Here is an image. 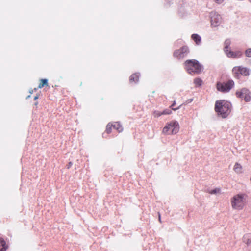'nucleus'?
<instances>
[{"instance_id":"obj_30","label":"nucleus","mask_w":251,"mask_h":251,"mask_svg":"<svg viewBox=\"0 0 251 251\" xmlns=\"http://www.w3.org/2000/svg\"><path fill=\"white\" fill-rule=\"evenodd\" d=\"M38 98V96H36L34 97V100H37Z\"/></svg>"},{"instance_id":"obj_14","label":"nucleus","mask_w":251,"mask_h":251,"mask_svg":"<svg viewBox=\"0 0 251 251\" xmlns=\"http://www.w3.org/2000/svg\"><path fill=\"white\" fill-rule=\"evenodd\" d=\"M193 40L195 42L196 44L199 45L201 43V37L196 34H194L191 36Z\"/></svg>"},{"instance_id":"obj_23","label":"nucleus","mask_w":251,"mask_h":251,"mask_svg":"<svg viewBox=\"0 0 251 251\" xmlns=\"http://www.w3.org/2000/svg\"><path fill=\"white\" fill-rule=\"evenodd\" d=\"M242 55V53L240 51L234 52V58L240 57Z\"/></svg>"},{"instance_id":"obj_8","label":"nucleus","mask_w":251,"mask_h":251,"mask_svg":"<svg viewBox=\"0 0 251 251\" xmlns=\"http://www.w3.org/2000/svg\"><path fill=\"white\" fill-rule=\"evenodd\" d=\"M188 53V47L183 46L180 49L176 50L174 53V55L177 58H182L186 56Z\"/></svg>"},{"instance_id":"obj_6","label":"nucleus","mask_w":251,"mask_h":251,"mask_svg":"<svg viewBox=\"0 0 251 251\" xmlns=\"http://www.w3.org/2000/svg\"><path fill=\"white\" fill-rule=\"evenodd\" d=\"M234 85V83L232 80H229L226 83L218 82L217 83V89L220 92L226 93L229 92Z\"/></svg>"},{"instance_id":"obj_11","label":"nucleus","mask_w":251,"mask_h":251,"mask_svg":"<svg viewBox=\"0 0 251 251\" xmlns=\"http://www.w3.org/2000/svg\"><path fill=\"white\" fill-rule=\"evenodd\" d=\"M233 169L237 174H241L242 173V167L238 163H236L235 164Z\"/></svg>"},{"instance_id":"obj_25","label":"nucleus","mask_w":251,"mask_h":251,"mask_svg":"<svg viewBox=\"0 0 251 251\" xmlns=\"http://www.w3.org/2000/svg\"><path fill=\"white\" fill-rule=\"evenodd\" d=\"M112 125H110V124H108L107 126H106V131L107 132V133H109L111 132V129H112Z\"/></svg>"},{"instance_id":"obj_29","label":"nucleus","mask_w":251,"mask_h":251,"mask_svg":"<svg viewBox=\"0 0 251 251\" xmlns=\"http://www.w3.org/2000/svg\"><path fill=\"white\" fill-rule=\"evenodd\" d=\"M158 218H159V222H161V221L160 214V213H159V212H158Z\"/></svg>"},{"instance_id":"obj_2","label":"nucleus","mask_w":251,"mask_h":251,"mask_svg":"<svg viewBox=\"0 0 251 251\" xmlns=\"http://www.w3.org/2000/svg\"><path fill=\"white\" fill-rule=\"evenodd\" d=\"M248 196L244 193H240L234 196L231 199V206L233 209L242 210L246 204Z\"/></svg>"},{"instance_id":"obj_32","label":"nucleus","mask_w":251,"mask_h":251,"mask_svg":"<svg viewBox=\"0 0 251 251\" xmlns=\"http://www.w3.org/2000/svg\"><path fill=\"white\" fill-rule=\"evenodd\" d=\"M30 97V96H28L27 97V99H28V98Z\"/></svg>"},{"instance_id":"obj_18","label":"nucleus","mask_w":251,"mask_h":251,"mask_svg":"<svg viewBox=\"0 0 251 251\" xmlns=\"http://www.w3.org/2000/svg\"><path fill=\"white\" fill-rule=\"evenodd\" d=\"M202 81L199 78H195L194 80V84L197 86H201L202 84Z\"/></svg>"},{"instance_id":"obj_31","label":"nucleus","mask_w":251,"mask_h":251,"mask_svg":"<svg viewBox=\"0 0 251 251\" xmlns=\"http://www.w3.org/2000/svg\"><path fill=\"white\" fill-rule=\"evenodd\" d=\"M249 1L251 3V0H249Z\"/></svg>"},{"instance_id":"obj_12","label":"nucleus","mask_w":251,"mask_h":251,"mask_svg":"<svg viewBox=\"0 0 251 251\" xmlns=\"http://www.w3.org/2000/svg\"><path fill=\"white\" fill-rule=\"evenodd\" d=\"M140 75L138 73H135L131 75L130 77V82H137L139 79Z\"/></svg>"},{"instance_id":"obj_9","label":"nucleus","mask_w":251,"mask_h":251,"mask_svg":"<svg viewBox=\"0 0 251 251\" xmlns=\"http://www.w3.org/2000/svg\"><path fill=\"white\" fill-rule=\"evenodd\" d=\"M232 72L234 74H236L237 76H238L239 74L247 76L249 75L250 74V71L248 68L241 66L234 67L232 69Z\"/></svg>"},{"instance_id":"obj_22","label":"nucleus","mask_w":251,"mask_h":251,"mask_svg":"<svg viewBox=\"0 0 251 251\" xmlns=\"http://www.w3.org/2000/svg\"><path fill=\"white\" fill-rule=\"evenodd\" d=\"M161 113L162 112H160L159 111H154L153 112V115L155 117H158L162 115Z\"/></svg>"},{"instance_id":"obj_33","label":"nucleus","mask_w":251,"mask_h":251,"mask_svg":"<svg viewBox=\"0 0 251 251\" xmlns=\"http://www.w3.org/2000/svg\"><path fill=\"white\" fill-rule=\"evenodd\" d=\"M250 181L251 182V177H250Z\"/></svg>"},{"instance_id":"obj_7","label":"nucleus","mask_w":251,"mask_h":251,"mask_svg":"<svg viewBox=\"0 0 251 251\" xmlns=\"http://www.w3.org/2000/svg\"><path fill=\"white\" fill-rule=\"evenodd\" d=\"M236 95L238 98L244 100L246 102L250 101L251 100L250 92L246 88H243L240 90L237 91Z\"/></svg>"},{"instance_id":"obj_27","label":"nucleus","mask_w":251,"mask_h":251,"mask_svg":"<svg viewBox=\"0 0 251 251\" xmlns=\"http://www.w3.org/2000/svg\"><path fill=\"white\" fill-rule=\"evenodd\" d=\"M214 0L216 2H217V3H219V4L222 3L224 1V0Z\"/></svg>"},{"instance_id":"obj_13","label":"nucleus","mask_w":251,"mask_h":251,"mask_svg":"<svg viewBox=\"0 0 251 251\" xmlns=\"http://www.w3.org/2000/svg\"><path fill=\"white\" fill-rule=\"evenodd\" d=\"M231 41L230 39H226L225 40L224 42V51H227L228 50H229V46L231 45Z\"/></svg>"},{"instance_id":"obj_24","label":"nucleus","mask_w":251,"mask_h":251,"mask_svg":"<svg viewBox=\"0 0 251 251\" xmlns=\"http://www.w3.org/2000/svg\"><path fill=\"white\" fill-rule=\"evenodd\" d=\"M171 113H172V111L171 110L165 109L162 112L161 114H162V115H168V114H170Z\"/></svg>"},{"instance_id":"obj_10","label":"nucleus","mask_w":251,"mask_h":251,"mask_svg":"<svg viewBox=\"0 0 251 251\" xmlns=\"http://www.w3.org/2000/svg\"><path fill=\"white\" fill-rule=\"evenodd\" d=\"M243 241L246 244L249 245L251 244V234H247L243 237Z\"/></svg>"},{"instance_id":"obj_5","label":"nucleus","mask_w":251,"mask_h":251,"mask_svg":"<svg viewBox=\"0 0 251 251\" xmlns=\"http://www.w3.org/2000/svg\"><path fill=\"white\" fill-rule=\"evenodd\" d=\"M210 18L212 27L219 26L222 22L221 16L215 11H212L210 13Z\"/></svg>"},{"instance_id":"obj_26","label":"nucleus","mask_w":251,"mask_h":251,"mask_svg":"<svg viewBox=\"0 0 251 251\" xmlns=\"http://www.w3.org/2000/svg\"><path fill=\"white\" fill-rule=\"evenodd\" d=\"M176 104V102L175 101H174V103L172 104V105L171 106V107L172 108V109L174 110H176L177 109H178L181 106V105H180L179 107H178L177 108H173V107L175 105V104Z\"/></svg>"},{"instance_id":"obj_17","label":"nucleus","mask_w":251,"mask_h":251,"mask_svg":"<svg viewBox=\"0 0 251 251\" xmlns=\"http://www.w3.org/2000/svg\"><path fill=\"white\" fill-rule=\"evenodd\" d=\"M45 85H48V80L47 79H42L38 86V88H41Z\"/></svg>"},{"instance_id":"obj_28","label":"nucleus","mask_w":251,"mask_h":251,"mask_svg":"<svg viewBox=\"0 0 251 251\" xmlns=\"http://www.w3.org/2000/svg\"><path fill=\"white\" fill-rule=\"evenodd\" d=\"M72 162H70L69 163V164L67 165V168L68 169L70 168V167L72 166Z\"/></svg>"},{"instance_id":"obj_19","label":"nucleus","mask_w":251,"mask_h":251,"mask_svg":"<svg viewBox=\"0 0 251 251\" xmlns=\"http://www.w3.org/2000/svg\"><path fill=\"white\" fill-rule=\"evenodd\" d=\"M224 52L228 57L234 58V52L232 51L230 49L228 50L227 51H224Z\"/></svg>"},{"instance_id":"obj_1","label":"nucleus","mask_w":251,"mask_h":251,"mask_svg":"<svg viewBox=\"0 0 251 251\" xmlns=\"http://www.w3.org/2000/svg\"><path fill=\"white\" fill-rule=\"evenodd\" d=\"M232 105L230 102L224 100H217L215 110L218 115L222 118L227 117L231 111Z\"/></svg>"},{"instance_id":"obj_3","label":"nucleus","mask_w":251,"mask_h":251,"mask_svg":"<svg viewBox=\"0 0 251 251\" xmlns=\"http://www.w3.org/2000/svg\"><path fill=\"white\" fill-rule=\"evenodd\" d=\"M185 64V69L189 74H200L202 71V66L196 60H187Z\"/></svg>"},{"instance_id":"obj_20","label":"nucleus","mask_w":251,"mask_h":251,"mask_svg":"<svg viewBox=\"0 0 251 251\" xmlns=\"http://www.w3.org/2000/svg\"><path fill=\"white\" fill-rule=\"evenodd\" d=\"M208 193L211 194H217L220 193V189L216 188L213 190L208 191Z\"/></svg>"},{"instance_id":"obj_16","label":"nucleus","mask_w":251,"mask_h":251,"mask_svg":"<svg viewBox=\"0 0 251 251\" xmlns=\"http://www.w3.org/2000/svg\"><path fill=\"white\" fill-rule=\"evenodd\" d=\"M112 127L116 129L119 132L123 131V128L121 125L118 122H115L114 125H112Z\"/></svg>"},{"instance_id":"obj_4","label":"nucleus","mask_w":251,"mask_h":251,"mask_svg":"<svg viewBox=\"0 0 251 251\" xmlns=\"http://www.w3.org/2000/svg\"><path fill=\"white\" fill-rule=\"evenodd\" d=\"M179 130L178 122L176 121H172L166 124L162 130V133L165 135L176 134Z\"/></svg>"},{"instance_id":"obj_15","label":"nucleus","mask_w":251,"mask_h":251,"mask_svg":"<svg viewBox=\"0 0 251 251\" xmlns=\"http://www.w3.org/2000/svg\"><path fill=\"white\" fill-rule=\"evenodd\" d=\"M2 247V248L0 249V251H6L7 247L6 246V243L5 241L0 238V248Z\"/></svg>"},{"instance_id":"obj_21","label":"nucleus","mask_w":251,"mask_h":251,"mask_svg":"<svg viewBox=\"0 0 251 251\" xmlns=\"http://www.w3.org/2000/svg\"><path fill=\"white\" fill-rule=\"evenodd\" d=\"M245 55L247 57H251V48H249L246 50Z\"/></svg>"}]
</instances>
